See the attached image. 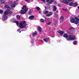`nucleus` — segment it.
<instances>
[{
	"label": "nucleus",
	"instance_id": "1",
	"mask_svg": "<svg viewBox=\"0 0 79 79\" xmlns=\"http://www.w3.org/2000/svg\"><path fill=\"white\" fill-rule=\"evenodd\" d=\"M63 37H65V38H68L69 37V38L67 39V40L69 41L75 40V37L76 36L73 35H68L66 34H64L63 35Z\"/></svg>",
	"mask_w": 79,
	"mask_h": 79
},
{
	"label": "nucleus",
	"instance_id": "2",
	"mask_svg": "<svg viewBox=\"0 0 79 79\" xmlns=\"http://www.w3.org/2000/svg\"><path fill=\"white\" fill-rule=\"evenodd\" d=\"M22 9L23 10H22L20 11V13L22 15L25 14L28 10V8L26 7V5H24L23 6Z\"/></svg>",
	"mask_w": 79,
	"mask_h": 79
},
{
	"label": "nucleus",
	"instance_id": "3",
	"mask_svg": "<svg viewBox=\"0 0 79 79\" xmlns=\"http://www.w3.org/2000/svg\"><path fill=\"white\" fill-rule=\"evenodd\" d=\"M26 22L24 21L23 22L21 21L20 23V25L19 27L21 29H24L26 27Z\"/></svg>",
	"mask_w": 79,
	"mask_h": 79
},
{
	"label": "nucleus",
	"instance_id": "4",
	"mask_svg": "<svg viewBox=\"0 0 79 79\" xmlns=\"http://www.w3.org/2000/svg\"><path fill=\"white\" fill-rule=\"evenodd\" d=\"M10 10H6L4 13V15L3 16L2 19L3 21H5L7 19L6 15L10 13Z\"/></svg>",
	"mask_w": 79,
	"mask_h": 79
},
{
	"label": "nucleus",
	"instance_id": "5",
	"mask_svg": "<svg viewBox=\"0 0 79 79\" xmlns=\"http://www.w3.org/2000/svg\"><path fill=\"white\" fill-rule=\"evenodd\" d=\"M74 31H75V29L73 27H70L69 28L67 31L69 33L71 34H74Z\"/></svg>",
	"mask_w": 79,
	"mask_h": 79
},
{
	"label": "nucleus",
	"instance_id": "6",
	"mask_svg": "<svg viewBox=\"0 0 79 79\" xmlns=\"http://www.w3.org/2000/svg\"><path fill=\"white\" fill-rule=\"evenodd\" d=\"M75 19L76 20L75 21V24H77L79 23V19L77 17H75Z\"/></svg>",
	"mask_w": 79,
	"mask_h": 79
},
{
	"label": "nucleus",
	"instance_id": "7",
	"mask_svg": "<svg viewBox=\"0 0 79 79\" xmlns=\"http://www.w3.org/2000/svg\"><path fill=\"white\" fill-rule=\"evenodd\" d=\"M73 0H64L63 1H62V3H65V4H68L69 3V1H73Z\"/></svg>",
	"mask_w": 79,
	"mask_h": 79
},
{
	"label": "nucleus",
	"instance_id": "8",
	"mask_svg": "<svg viewBox=\"0 0 79 79\" xmlns=\"http://www.w3.org/2000/svg\"><path fill=\"white\" fill-rule=\"evenodd\" d=\"M64 16H61L60 19V22H63V20L64 19Z\"/></svg>",
	"mask_w": 79,
	"mask_h": 79
},
{
	"label": "nucleus",
	"instance_id": "9",
	"mask_svg": "<svg viewBox=\"0 0 79 79\" xmlns=\"http://www.w3.org/2000/svg\"><path fill=\"white\" fill-rule=\"evenodd\" d=\"M57 32H58V33H60V35H63V33H64V32L60 30L58 31Z\"/></svg>",
	"mask_w": 79,
	"mask_h": 79
},
{
	"label": "nucleus",
	"instance_id": "10",
	"mask_svg": "<svg viewBox=\"0 0 79 79\" xmlns=\"http://www.w3.org/2000/svg\"><path fill=\"white\" fill-rule=\"evenodd\" d=\"M70 22L72 23H74L75 22V19L73 18L72 19H70Z\"/></svg>",
	"mask_w": 79,
	"mask_h": 79
},
{
	"label": "nucleus",
	"instance_id": "11",
	"mask_svg": "<svg viewBox=\"0 0 79 79\" xmlns=\"http://www.w3.org/2000/svg\"><path fill=\"white\" fill-rule=\"evenodd\" d=\"M29 18V19H31V20H32V19H33L34 18V16L32 15L31 16H30Z\"/></svg>",
	"mask_w": 79,
	"mask_h": 79
},
{
	"label": "nucleus",
	"instance_id": "12",
	"mask_svg": "<svg viewBox=\"0 0 79 79\" xmlns=\"http://www.w3.org/2000/svg\"><path fill=\"white\" fill-rule=\"evenodd\" d=\"M37 31H35L34 32L32 33V35L33 36H35V35H37Z\"/></svg>",
	"mask_w": 79,
	"mask_h": 79
},
{
	"label": "nucleus",
	"instance_id": "13",
	"mask_svg": "<svg viewBox=\"0 0 79 79\" xmlns=\"http://www.w3.org/2000/svg\"><path fill=\"white\" fill-rule=\"evenodd\" d=\"M44 41L47 42H48V41H49V39L48 38H46L44 39Z\"/></svg>",
	"mask_w": 79,
	"mask_h": 79
},
{
	"label": "nucleus",
	"instance_id": "14",
	"mask_svg": "<svg viewBox=\"0 0 79 79\" xmlns=\"http://www.w3.org/2000/svg\"><path fill=\"white\" fill-rule=\"evenodd\" d=\"M38 29L39 31V32L40 33H41V28L40 27H38Z\"/></svg>",
	"mask_w": 79,
	"mask_h": 79
},
{
	"label": "nucleus",
	"instance_id": "15",
	"mask_svg": "<svg viewBox=\"0 0 79 79\" xmlns=\"http://www.w3.org/2000/svg\"><path fill=\"white\" fill-rule=\"evenodd\" d=\"M53 10L54 11H56V6H54L53 7Z\"/></svg>",
	"mask_w": 79,
	"mask_h": 79
},
{
	"label": "nucleus",
	"instance_id": "16",
	"mask_svg": "<svg viewBox=\"0 0 79 79\" xmlns=\"http://www.w3.org/2000/svg\"><path fill=\"white\" fill-rule=\"evenodd\" d=\"M69 6H73L74 5V3L73 2H71L69 4Z\"/></svg>",
	"mask_w": 79,
	"mask_h": 79
},
{
	"label": "nucleus",
	"instance_id": "17",
	"mask_svg": "<svg viewBox=\"0 0 79 79\" xmlns=\"http://www.w3.org/2000/svg\"><path fill=\"white\" fill-rule=\"evenodd\" d=\"M54 1V0H51L50 1H49V4H52V3H53V2Z\"/></svg>",
	"mask_w": 79,
	"mask_h": 79
},
{
	"label": "nucleus",
	"instance_id": "18",
	"mask_svg": "<svg viewBox=\"0 0 79 79\" xmlns=\"http://www.w3.org/2000/svg\"><path fill=\"white\" fill-rule=\"evenodd\" d=\"M5 8H10V6H8L7 5H6L5 6Z\"/></svg>",
	"mask_w": 79,
	"mask_h": 79
},
{
	"label": "nucleus",
	"instance_id": "19",
	"mask_svg": "<svg viewBox=\"0 0 79 79\" xmlns=\"http://www.w3.org/2000/svg\"><path fill=\"white\" fill-rule=\"evenodd\" d=\"M44 14H47V13H48V11H45L43 13Z\"/></svg>",
	"mask_w": 79,
	"mask_h": 79
},
{
	"label": "nucleus",
	"instance_id": "20",
	"mask_svg": "<svg viewBox=\"0 0 79 79\" xmlns=\"http://www.w3.org/2000/svg\"><path fill=\"white\" fill-rule=\"evenodd\" d=\"M0 1L1 3H2V4H3V3H4V2L3 1V0H0Z\"/></svg>",
	"mask_w": 79,
	"mask_h": 79
},
{
	"label": "nucleus",
	"instance_id": "21",
	"mask_svg": "<svg viewBox=\"0 0 79 79\" xmlns=\"http://www.w3.org/2000/svg\"><path fill=\"white\" fill-rule=\"evenodd\" d=\"M16 17L17 19H19V18H20V17H21L19 15H16Z\"/></svg>",
	"mask_w": 79,
	"mask_h": 79
},
{
	"label": "nucleus",
	"instance_id": "22",
	"mask_svg": "<svg viewBox=\"0 0 79 79\" xmlns=\"http://www.w3.org/2000/svg\"><path fill=\"white\" fill-rule=\"evenodd\" d=\"M14 23H16L17 26H18V25H19V22L18 21H15L14 22Z\"/></svg>",
	"mask_w": 79,
	"mask_h": 79
},
{
	"label": "nucleus",
	"instance_id": "23",
	"mask_svg": "<svg viewBox=\"0 0 79 79\" xmlns=\"http://www.w3.org/2000/svg\"><path fill=\"white\" fill-rule=\"evenodd\" d=\"M36 10H37L38 11H40V8L39 7H36Z\"/></svg>",
	"mask_w": 79,
	"mask_h": 79
},
{
	"label": "nucleus",
	"instance_id": "24",
	"mask_svg": "<svg viewBox=\"0 0 79 79\" xmlns=\"http://www.w3.org/2000/svg\"><path fill=\"white\" fill-rule=\"evenodd\" d=\"M40 21L41 23H44V20L42 19H40Z\"/></svg>",
	"mask_w": 79,
	"mask_h": 79
},
{
	"label": "nucleus",
	"instance_id": "25",
	"mask_svg": "<svg viewBox=\"0 0 79 79\" xmlns=\"http://www.w3.org/2000/svg\"><path fill=\"white\" fill-rule=\"evenodd\" d=\"M50 15V16H52V15H53V12H50L49 13V14Z\"/></svg>",
	"mask_w": 79,
	"mask_h": 79
},
{
	"label": "nucleus",
	"instance_id": "26",
	"mask_svg": "<svg viewBox=\"0 0 79 79\" xmlns=\"http://www.w3.org/2000/svg\"><path fill=\"white\" fill-rule=\"evenodd\" d=\"M3 13V10H0V13H1V14H2Z\"/></svg>",
	"mask_w": 79,
	"mask_h": 79
},
{
	"label": "nucleus",
	"instance_id": "27",
	"mask_svg": "<svg viewBox=\"0 0 79 79\" xmlns=\"http://www.w3.org/2000/svg\"><path fill=\"white\" fill-rule=\"evenodd\" d=\"M10 6L12 8H13V7H15V5H11Z\"/></svg>",
	"mask_w": 79,
	"mask_h": 79
},
{
	"label": "nucleus",
	"instance_id": "28",
	"mask_svg": "<svg viewBox=\"0 0 79 79\" xmlns=\"http://www.w3.org/2000/svg\"><path fill=\"white\" fill-rule=\"evenodd\" d=\"M77 44V41H74L73 43V44L74 45H76Z\"/></svg>",
	"mask_w": 79,
	"mask_h": 79
},
{
	"label": "nucleus",
	"instance_id": "29",
	"mask_svg": "<svg viewBox=\"0 0 79 79\" xmlns=\"http://www.w3.org/2000/svg\"><path fill=\"white\" fill-rule=\"evenodd\" d=\"M45 0H41V1L43 3H45Z\"/></svg>",
	"mask_w": 79,
	"mask_h": 79
},
{
	"label": "nucleus",
	"instance_id": "30",
	"mask_svg": "<svg viewBox=\"0 0 79 79\" xmlns=\"http://www.w3.org/2000/svg\"><path fill=\"white\" fill-rule=\"evenodd\" d=\"M78 5H77V3H75L74 4V6H77Z\"/></svg>",
	"mask_w": 79,
	"mask_h": 79
},
{
	"label": "nucleus",
	"instance_id": "31",
	"mask_svg": "<svg viewBox=\"0 0 79 79\" xmlns=\"http://www.w3.org/2000/svg\"><path fill=\"white\" fill-rule=\"evenodd\" d=\"M17 31L18 32H19V33H21V31H20V30L19 29H18L17 30Z\"/></svg>",
	"mask_w": 79,
	"mask_h": 79
},
{
	"label": "nucleus",
	"instance_id": "32",
	"mask_svg": "<svg viewBox=\"0 0 79 79\" xmlns=\"http://www.w3.org/2000/svg\"><path fill=\"white\" fill-rule=\"evenodd\" d=\"M62 10L64 11H67V9H65V8H63Z\"/></svg>",
	"mask_w": 79,
	"mask_h": 79
},
{
	"label": "nucleus",
	"instance_id": "33",
	"mask_svg": "<svg viewBox=\"0 0 79 79\" xmlns=\"http://www.w3.org/2000/svg\"><path fill=\"white\" fill-rule=\"evenodd\" d=\"M46 16H48V17L50 16V14H49L46 15Z\"/></svg>",
	"mask_w": 79,
	"mask_h": 79
},
{
	"label": "nucleus",
	"instance_id": "34",
	"mask_svg": "<svg viewBox=\"0 0 79 79\" xmlns=\"http://www.w3.org/2000/svg\"><path fill=\"white\" fill-rule=\"evenodd\" d=\"M58 6L60 7V6H61V5L60 4H59L58 5Z\"/></svg>",
	"mask_w": 79,
	"mask_h": 79
},
{
	"label": "nucleus",
	"instance_id": "35",
	"mask_svg": "<svg viewBox=\"0 0 79 79\" xmlns=\"http://www.w3.org/2000/svg\"><path fill=\"white\" fill-rule=\"evenodd\" d=\"M51 24V22H49L48 23V25H50V24Z\"/></svg>",
	"mask_w": 79,
	"mask_h": 79
},
{
	"label": "nucleus",
	"instance_id": "36",
	"mask_svg": "<svg viewBox=\"0 0 79 79\" xmlns=\"http://www.w3.org/2000/svg\"><path fill=\"white\" fill-rule=\"evenodd\" d=\"M50 0H46V2H49V1H50Z\"/></svg>",
	"mask_w": 79,
	"mask_h": 79
},
{
	"label": "nucleus",
	"instance_id": "37",
	"mask_svg": "<svg viewBox=\"0 0 79 79\" xmlns=\"http://www.w3.org/2000/svg\"><path fill=\"white\" fill-rule=\"evenodd\" d=\"M22 31H25L24 30V29H22L21 30Z\"/></svg>",
	"mask_w": 79,
	"mask_h": 79
},
{
	"label": "nucleus",
	"instance_id": "38",
	"mask_svg": "<svg viewBox=\"0 0 79 79\" xmlns=\"http://www.w3.org/2000/svg\"><path fill=\"white\" fill-rule=\"evenodd\" d=\"M10 3H13V1H10Z\"/></svg>",
	"mask_w": 79,
	"mask_h": 79
},
{
	"label": "nucleus",
	"instance_id": "39",
	"mask_svg": "<svg viewBox=\"0 0 79 79\" xmlns=\"http://www.w3.org/2000/svg\"><path fill=\"white\" fill-rule=\"evenodd\" d=\"M14 5H16V2H14Z\"/></svg>",
	"mask_w": 79,
	"mask_h": 79
},
{
	"label": "nucleus",
	"instance_id": "40",
	"mask_svg": "<svg viewBox=\"0 0 79 79\" xmlns=\"http://www.w3.org/2000/svg\"><path fill=\"white\" fill-rule=\"evenodd\" d=\"M39 13H40V14L41 13V11H39Z\"/></svg>",
	"mask_w": 79,
	"mask_h": 79
},
{
	"label": "nucleus",
	"instance_id": "41",
	"mask_svg": "<svg viewBox=\"0 0 79 79\" xmlns=\"http://www.w3.org/2000/svg\"><path fill=\"white\" fill-rule=\"evenodd\" d=\"M26 0V2H27V1L29 0Z\"/></svg>",
	"mask_w": 79,
	"mask_h": 79
},
{
	"label": "nucleus",
	"instance_id": "42",
	"mask_svg": "<svg viewBox=\"0 0 79 79\" xmlns=\"http://www.w3.org/2000/svg\"><path fill=\"white\" fill-rule=\"evenodd\" d=\"M78 9H79V6H78Z\"/></svg>",
	"mask_w": 79,
	"mask_h": 79
},
{
	"label": "nucleus",
	"instance_id": "43",
	"mask_svg": "<svg viewBox=\"0 0 79 79\" xmlns=\"http://www.w3.org/2000/svg\"><path fill=\"white\" fill-rule=\"evenodd\" d=\"M55 3H56V1L55 2Z\"/></svg>",
	"mask_w": 79,
	"mask_h": 79
},
{
	"label": "nucleus",
	"instance_id": "44",
	"mask_svg": "<svg viewBox=\"0 0 79 79\" xmlns=\"http://www.w3.org/2000/svg\"><path fill=\"white\" fill-rule=\"evenodd\" d=\"M47 8V7H45V8Z\"/></svg>",
	"mask_w": 79,
	"mask_h": 79
},
{
	"label": "nucleus",
	"instance_id": "45",
	"mask_svg": "<svg viewBox=\"0 0 79 79\" xmlns=\"http://www.w3.org/2000/svg\"><path fill=\"white\" fill-rule=\"evenodd\" d=\"M0 5H1V4H0Z\"/></svg>",
	"mask_w": 79,
	"mask_h": 79
}]
</instances>
